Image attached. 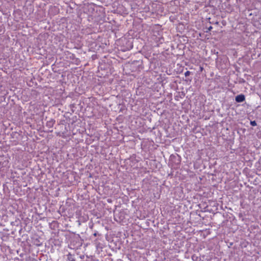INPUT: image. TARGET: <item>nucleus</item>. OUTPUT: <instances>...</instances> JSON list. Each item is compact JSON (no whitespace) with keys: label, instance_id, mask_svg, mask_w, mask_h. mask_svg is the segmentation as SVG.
<instances>
[{"label":"nucleus","instance_id":"nucleus-3","mask_svg":"<svg viewBox=\"0 0 261 261\" xmlns=\"http://www.w3.org/2000/svg\"><path fill=\"white\" fill-rule=\"evenodd\" d=\"M190 71H186V72H185V76H188V75L190 74Z\"/></svg>","mask_w":261,"mask_h":261},{"label":"nucleus","instance_id":"nucleus-1","mask_svg":"<svg viewBox=\"0 0 261 261\" xmlns=\"http://www.w3.org/2000/svg\"><path fill=\"white\" fill-rule=\"evenodd\" d=\"M236 101L238 102H241L245 100V96L244 95H239L236 97Z\"/></svg>","mask_w":261,"mask_h":261},{"label":"nucleus","instance_id":"nucleus-2","mask_svg":"<svg viewBox=\"0 0 261 261\" xmlns=\"http://www.w3.org/2000/svg\"><path fill=\"white\" fill-rule=\"evenodd\" d=\"M250 124L252 126H256V123L255 121H251Z\"/></svg>","mask_w":261,"mask_h":261},{"label":"nucleus","instance_id":"nucleus-4","mask_svg":"<svg viewBox=\"0 0 261 261\" xmlns=\"http://www.w3.org/2000/svg\"><path fill=\"white\" fill-rule=\"evenodd\" d=\"M212 29V27L210 26V27L208 28V31H210Z\"/></svg>","mask_w":261,"mask_h":261}]
</instances>
